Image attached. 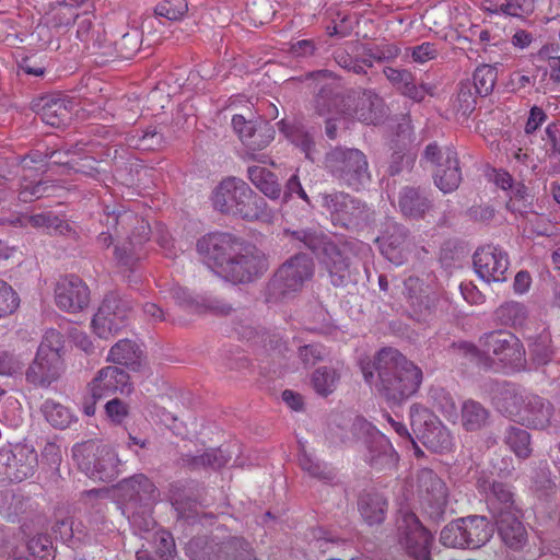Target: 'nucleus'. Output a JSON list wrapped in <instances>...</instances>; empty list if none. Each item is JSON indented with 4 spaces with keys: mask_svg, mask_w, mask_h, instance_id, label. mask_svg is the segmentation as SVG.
<instances>
[{
    "mask_svg": "<svg viewBox=\"0 0 560 560\" xmlns=\"http://www.w3.org/2000/svg\"><path fill=\"white\" fill-rule=\"evenodd\" d=\"M74 521L71 516L63 515L62 512L56 514V521L52 526L55 534L59 535L60 539L68 541L74 536Z\"/></svg>",
    "mask_w": 560,
    "mask_h": 560,
    "instance_id": "obj_56",
    "label": "nucleus"
},
{
    "mask_svg": "<svg viewBox=\"0 0 560 560\" xmlns=\"http://www.w3.org/2000/svg\"><path fill=\"white\" fill-rule=\"evenodd\" d=\"M314 275V264L306 255L287 260L276 272L270 289L287 296L302 290Z\"/></svg>",
    "mask_w": 560,
    "mask_h": 560,
    "instance_id": "obj_15",
    "label": "nucleus"
},
{
    "mask_svg": "<svg viewBox=\"0 0 560 560\" xmlns=\"http://www.w3.org/2000/svg\"><path fill=\"white\" fill-rule=\"evenodd\" d=\"M423 158L435 165L434 183L440 190L447 194L459 186L462 173L457 153L453 148H439L435 143H430Z\"/></svg>",
    "mask_w": 560,
    "mask_h": 560,
    "instance_id": "obj_13",
    "label": "nucleus"
},
{
    "mask_svg": "<svg viewBox=\"0 0 560 560\" xmlns=\"http://www.w3.org/2000/svg\"><path fill=\"white\" fill-rule=\"evenodd\" d=\"M55 301L61 311L75 314L90 305L91 292L82 279L77 276H69L57 282Z\"/></svg>",
    "mask_w": 560,
    "mask_h": 560,
    "instance_id": "obj_19",
    "label": "nucleus"
},
{
    "mask_svg": "<svg viewBox=\"0 0 560 560\" xmlns=\"http://www.w3.org/2000/svg\"><path fill=\"white\" fill-rule=\"evenodd\" d=\"M287 234L290 236L292 244L303 245L317 254L335 287L346 283L350 277L348 258L332 242L328 241L322 233L307 230L287 231Z\"/></svg>",
    "mask_w": 560,
    "mask_h": 560,
    "instance_id": "obj_6",
    "label": "nucleus"
},
{
    "mask_svg": "<svg viewBox=\"0 0 560 560\" xmlns=\"http://www.w3.org/2000/svg\"><path fill=\"white\" fill-rule=\"evenodd\" d=\"M48 185L43 182H24L21 184L19 198L23 202L44 197L47 194Z\"/></svg>",
    "mask_w": 560,
    "mask_h": 560,
    "instance_id": "obj_54",
    "label": "nucleus"
},
{
    "mask_svg": "<svg viewBox=\"0 0 560 560\" xmlns=\"http://www.w3.org/2000/svg\"><path fill=\"white\" fill-rule=\"evenodd\" d=\"M384 74L388 81L400 92L411 80V72L405 69H395L387 67L384 69Z\"/></svg>",
    "mask_w": 560,
    "mask_h": 560,
    "instance_id": "obj_61",
    "label": "nucleus"
},
{
    "mask_svg": "<svg viewBox=\"0 0 560 560\" xmlns=\"http://www.w3.org/2000/svg\"><path fill=\"white\" fill-rule=\"evenodd\" d=\"M257 125L258 124L254 122L253 120H247L243 115L236 114L232 118L233 129L238 135L245 147L248 143L255 129L257 128Z\"/></svg>",
    "mask_w": 560,
    "mask_h": 560,
    "instance_id": "obj_57",
    "label": "nucleus"
},
{
    "mask_svg": "<svg viewBox=\"0 0 560 560\" xmlns=\"http://www.w3.org/2000/svg\"><path fill=\"white\" fill-rule=\"evenodd\" d=\"M275 139V130L267 121H260L252 135L246 148L250 152L259 151L268 147Z\"/></svg>",
    "mask_w": 560,
    "mask_h": 560,
    "instance_id": "obj_48",
    "label": "nucleus"
},
{
    "mask_svg": "<svg viewBox=\"0 0 560 560\" xmlns=\"http://www.w3.org/2000/svg\"><path fill=\"white\" fill-rule=\"evenodd\" d=\"M280 130L285 137L305 154V158L314 160L313 147L314 141L312 137L305 132L302 128L296 126H290L285 121H280Z\"/></svg>",
    "mask_w": 560,
    "mask_h": 560,
    "instance_id": "obj_41",
    "label": "nucleus"
},
{
    "mask_svg": "<svg viewBox=\"0 0 560 560\" xmlns=\"http://www.w3.org/2000/svg\"><path fill=\"white\" fill-rule=\"evenodd\" d=\"M383 113V103L382 100L372 94L363 93V95L359 98L358 104L353 112H340L338 113L340 117H328L326 121V133L330 139L336 137V124L335 121L349 120L350 117H354L358 120L368 124V125H376L381 121Z\"/></svg>",
    "mask_w": 560,
    "mask_h": 560,
    "instance_id": "obj_22",
    "label": "nucleus"
},
{
    "mask_svg": "<svg viewBox=\"0 0 560 560\" xmlns=\"http://www.w3.org/2000/svg\"><path fill=\"white\" fill-rule=\"evenodd\" d=\"M105 410L107 416L117 423H120L128 415L127 405L118 398L108 400L105 405Z\"/></svg>",
    "mask_w": 560,
    "mask_h": 560,
    "instance_id": "obj_63",
    "label": "nucleus"
},
{
    "mask_svg": "<svg viewBox=\"0 0 560 560\" xmlns=\"http://www.w3.org/2000/svg\"><path fill=\"white\" fill-rule=\"evenodd\" d=\"M130 322V306L115 294L105 296L97 312L94 314L91 327L101 339H109L128 327Z\"/></svg>",
    "mask_w": 560,
    "mask_h": 560,
    "instance_id": "obj_12",
    "label": "nucleus"
},
{
    "mask_svg": "<svg viewBox=\"0 0 560 560\" xmlns=\"http://www.w3.org/2000/svg\"><path fill=\"white\" fill-rule=\"evenodd\" d=\"M552 416V405L539 396L532 395L526 397L520 419L534 429H546L549 427Z\"/></svg>",
    "mask_w": 560,
    "mask_h": 560,
    "instance_id": "obj_26",
    "label": "nucleus"
},
{
    "mask_svg": "<svg viewBox=\"0 0 560 560\" xmlns=\"http://www.w3.org/2000/svg\"><path fill=\"white\" fill-rule=\"evenodd\" d=\"M27 221L32 226L43 229L48 233L65 234L70 230L66 220L54 215L51 212L31 215Z\"/></svg>",
    "mask_w": 560,
    "mask_h": 560,
    "instance_id": "obj_42",
    "label": "nucleus"
},
{
    "mask_svg": "<svg viewBox=\"0 0 560 560\" xmlns=\"http://www.w3.org/2000/svg\"><path fill=\"white\" fill-rule=\"evenodd\" d=\"M68 109L61 101H55L43 108L42 119L47 125L59 126L67 117Z\"/></svg>",
    "mask_w": 560,
    "mask_h": 560,
    "instance_id": "obj_53",
    "label": "nucleus"
},
{
    "mask_svg": "<svg viewBox=\"0 0 560 560\" xmlns=\"http://www.w3.org/2000/svg\"><path fill=\"white\" fill-rule=\"evenodd\" d=\"M505 443L520 458H528L532 454L529 433L517 427H510L506 430Z\"/></svg>",
    "mask_w": 560,
    "mask_h": 560,
    "instance_id": "obj_38",
    "label": "nucleus"
},
{
    "mask_svg": "<svg viewBox=\"0 0 560 560\" xmlns=\"http://www.w3.org/2000/svg\"><path fill=\"white\" fill-rule=\"evenodd\" d=\"M400 93L416 102H421L428 94H431V88L427 84L417 85L415 83V77L411 74L410 83L408 82Z\"/></svg>",
    "mask_w": 560,
    "mask_h": 560,
    "instance_id": "obj_62",
    "label": "nucleus"
},
{
    "mask_svg": "<svg viewBox=\"0 0 560 560\" xmlns=\"http://www.w3.org/2000/svg\"><path fill=\"white\" fill-rule=\"evenodd\" d=\"M231 459V456L222 448H211L201 455L187 456L184 460L192 468H212L220 469Z\"/></svg>",
    "mask_w": 560,
    "mask_h": 560,
    "instance_id": "obj_36",
    "label": "nucleus"
},
{
    "mask_svg": "<svg viewBox=\"0 0 560 560\" xmlns=\"http://www.w3.org/2000/svg\"><path fill=\"white\" fill-rule=\"evenodd\" d=\"M36 451L26 444L0 450V481L21 482L32 477L37 468Z\"/></svg>",
    "mask_w": 560,
    "mask_h": 560,
    "instance_id": "obj_14",
    "label": "nucleus"
},
{
    "mask_svg": "<svg viewBox=\"0 0 560 560\" xmlns=\"http://www.w3.org/2000/svg\"><path fill=\"white\" fill-rule=\"evenodd\" d=\"M186 553L192 560H258L246 539L238 536H198L190 539Z\"/></svg>",
    "mask_w": 560,
    "mask_h": 560,
    "instance_id": "obj_5",
    "label": "nucleus"
},
{
    "mask_svg": "<svg viewBox=\"0 0 560 560\" xmlns=\"http://www.w3.org/2000/svg\"><path fill=\"white\" fill-rule=\"evenodd\" d=\"M42 411L47 422L56 429H66L74 420L73 413L67 407L54 400H46Z\"/></svg>",
    "mask_w": 560,
    "mask_h": 560,
    "instance_id": "obj_37",
    "label": "nucleus"
},
{
    "mask_svg": "<svg viewBox=\"0 0 560 560\" xmlns=\"http://www.w3.org/2000/svg\"><path fill=\"white\" fill-rule=\"evenodd\" d=\"M22 363L13 354L0 351V375L12 376L21 371Z\"/></svg>",
    "mask_w": 560,
    "mask_h": 560,
    "instance_id": "obj_59",
    "label": "nucleus"
},
{
    "mask_svg": "<svg viewBox=\"0 0 560 560\" xmlns=\"http://www.w3.org/2000/svg\"><path fill=\"white\" fill-rule=\"evenodd\" d=\"M463 523L462 517L445 525L440 533V542L448 548H466Z\"/></svg>",
    "mask_w": 560,
    "mask_h": 560,
    "instance_id": "obj_43",
    "label": "nucleus"
},
{
    "mask_svg": "<svg viewBox=\"0 0 560 560\" xmlns=\"http://www.w3.org/2000/svg\"><path fill=\"white\" fill-rule=\"evenodd\" d=\"M494 402L501 412L510 417L521 418L526 398L517 394L513 388L502 387L500 393L495 395Z\"/></svg>",
    "mask_w": 560,
    "mask_h": 560,
    "instance_id": "obj_34",
    "label": "nucleus"
},
{
    "mask_svg": "<svg viewBox=\"0 0 560 560\" xmlns=\"http://www.w3.org/2000/svg\"><path fill=\"white\" fill-rule=\"evenodd\" d=\"M115 491L122 510L153 506L160 495L155 485L144 474L122 479L115 486Z\"/></svg>",
    "mask_w": 560,
    "mask_h": 560,
    "instance_id": "obj_17",
    "label": "nucleus"
},
{
    "mask_svg": "<svg viewBox=\"0 0 560 560\" xmlns=\"http://www.w3.org/2000/svg\"><path fill=\"white\" fill-rule=\"evenodd\" d=\"M322 206L330 213L335 224L350 228L358 225L363 215V207L343 192L320 195Z\"/></svg>",
    "mask_w": 560,
    "mask_h": 560,
    "instance_id": "obj_23",
    "label": "nucleus"
},
{
    "mask_svg": "<svg viewBox=\"0 0 560 560\" xmlns=\"http://www.w3.org/2000/svg\"><path fill=\"white\" fill-rule=\"evenodd\" d=\"M405 357L396 349L383 348L375 358V369L383 382H392Z\"/></svg>",
    "mask_w": 560,
    "mask_h": 560,
    "instance_id": "obj_33",
    "label": "nucleus"
},
{
    "mask_svg": "<svg viewBox=\"0 0 560 560\" xmlns=\"http://www.w3.org/2000/svg\"><path fill=\"white\" fill-rule=\"evenodd\" d=\"M197 250L209 268L234 283L249 282L268 267L262 253L228 233L205 235L198 241Z\"/></svg>",
    "mask_w": 560,
    "mask_h": 560,
    "instance_id": "obj_1",
    "label": "nucleus"
},
{
    "mask_svg": "<svg viewBox=\"0 0 560 560\" xmlns=\"http://www.w3.org/2000/svg\"><path fill=\"white\" fill-rule=\"evenodd\" d=\"M364 462L377 471L392 470L397 467L399 456L392 442L383 433H369L364 441Z\"/></svg>",
    "mask_w": 560,
    "mask_h": 560,
    "instance_id": "obj_20",
    "label": "nucleus"
},
{
    "mask_svg": "<svg viewBox=\"0 0 560 560\" xmlns=\"http://www.w3.org/2000/svg\"><path fill=\"white\" fill-rule=\"evenodd\" d=\"M248 178L253 185L268 198L276 200L281 196V186L276 175L261 166L248 167Z\"/></svg>",
    "mask_w": 560,
    "mask_h": 560,
    "instance_id": "obj_32",
    "label": "nucleus"
},
{
    "mask_svg": "<svg viewBox=\"0 0 560 560\" xmlns=\"http://www.w3.org/2000/svg\"><path fill=\"white\" fill-rule=\"evenodd\" d=\"M393 380L408 385H420L422 382V371L405 358L400 368L394 374Z\"/></svg>",
    "mask_w": 560,
    "mask_h": 560,
    "instance_id": "obj_52",
    "label": "nucleus"
},
{
    "mask_svg": "<svg viewBox=\"0 0 560 560\" xmlns=\"http://www.w3.org/2000/svg\"><path fill=\"white\" fill-rule=\"evenodd\" d=\"M535 11V0H504L497 12L505 15L525 20Z\"/></svg>",
    "mask_w": 560,
    "mask_h": 560,
    "instance_id": "obj_46",
    "label": "nucleus"
},
{
    "mask_svg": "<svg viewBox=\"0 0 560 560\" xmlns=\"http://www.w3.org/2000/svg\"><path fill=\"white\" fill-rule=\"evenodd\" d=\"M491 421L490 411L479 401L467 399L460 408V423L465 431L476 432L487 425Z\"/></svg>",
    "mask_w": 560,
    "mask_h": 560,
    "instance_id": "obj_30",
    "label": "nucleus"
},
{
    "mask_svg": "<svg viewBox=\"0 0 560 560\" xmlns=\"http://www.w3.org/2000/svg\"><path fill=\"white\" fill-rule=\"evenodd\" d=\"M416 393L415 387H378V395L390 408L400 406Z\"/></svg>",
    "mask_w": 560,
    "mask_h": 560,
    "instance_id": "obj_51",
    "label": "nucleus"
},
{
    "mask_svg": "<svg viewBox=\"0 0 560 560\" xmlns=\"http://www.w3.org/2000/svg\"><path fill=\"white\" fill-rule=\"evenodd\" d=\"M399 541L406 552L416 560H429L433 536L415 513H405L398 525Z\"/></svg>",
    "mask_w": 560,
    "mask_h": 560,
    "instance_id": "obj_16",
    "label": "nucleus"
},
{
    "mask_svg": "<svg viewBox=\"0 0 560 560\" xmlns=\"http://www.w3.org/2000/svg\"><path fill=\"white\" fill-rule=\"evenodd\" d=\"M376 242L386 259L397 266L404 264L410 250V241L404 228L389 224Z\"/></svg>",
    "mask_w": 560,
    "mask_h": 560,
    "instance_id": "obj_24",
    "label": "nucleus"
},
{
    "mask_svg": "<svg viewBox=\"0 0 560 560\" xmlns=\"http://www.w3.org/2000/svg\"><path fill=\"white\" fill-rule=\"evenodd\" d=\"M20 296L11 284L0 279V319L13 315L20 307Z\"/></svg>",
    "mask_w": 560,
    "mask_h": 560,
    "instance_id": "obj_44",
    "label": "nucleus"
},
{
    "mask_svg": "<svg viewBox=\"0 0 560 560\" xmlns=\"http://www.w3.org/2000/svg\"><path fill=\"white\" fill-rule=\"evenodd\" d=\"M472 80L476 93L480 96H487L495 85L497 72L492 67L483 65L476 69Z\"/></svg>",
    "mask_w": 560,
    "mask_h": 560,
    "instance_id": "obj_45",
    "label": "nucleus"
},
{
    "mask_svg": "<svg viewBox=\"0 0 560 560\" xmlns=\"http://www.w3.org/2000/svg\"><path fill=\"white\" fill-rule=\"evenodd\" d=\"M78 468L93 480L109 482L121 472L122 462L110 445L89 440L72 447Z\"/></svg>",
    "mask_w": 560,
    "mask_h": 560,
    "instance_id": "obj_4",
    "label": "nucleus"
},
{
    "mask_svg": "<svg viewBox=\"0 0 560 560\" xmlns=\"http://www.w3.org/2000/svg\"><path fill=\"white\" fill-rule=\"evenodd\" d=\"M477 489L485 494L487 506L493 518L520 511L515 505L510 485L480 478L477 481Z\"/></svg>",
    "mask_w": 560,
    "mask_h": 560,
    "instance_id": "obj_21",
    "label": "nucleus"
},
{
    "mask_svg": "<svg viewBox=\"0 0 560 560\" xmlns=\"http://www.w3.org/2000/svg\"><path fill=\"white\" fill-rule=\"evenodd\" d=\"M458 110L463 115L470 114L476 106V97L469 89V85H463L457 95Z\"/></svg>",
    "mask_w": 560,
    "mask_h": 560,
    "instance_id": "obj_64",
    "label": "nucleus"
},
{
    "mask_svg": "<svg viewBox=\"0 0 560 560\" xmlns=\"http://www.w3.org/2000/svg\"><path fill=\"white\" fill-rule=\"evenodd\" d=\"M417 492L424 514L433 522L444 520L448 503L446 483L429 468L417 474Z\"/></svg>",
    "mask_w": 560,
    "mask_h": 560,
    "instance_id": "obj_11",
    "label": "nucleus"
},
{
    "mask_svg": "<svg viewBox=\"0 0 560 560\" xmlns=\"http://www.w3.org/2000/svg\"><path fill=\"white\" fill-rule=\"evenodd\" d=\"M188 10L186 0H163L155 7V14L170 21L182 20Z\"/></svg>",
    "mask_w": 560,
    "mask_h": 560,
    "instance_id": "obj_49",
    "label": "nucleus"
},
{
    "mask_svg": "<svg viewBox=\"0 0 560 560\" xmlns=\"http://www.w3.org/2000/svg\"><path fill=\"white\" fill-rule=\"evenodd\" d=\"M62 336L55 329H48L38 347L36 358L26 371V381L34 385H50L59 380L63 372L61 349Z\"/></svg>",
    "mask_w": 560,
    "mask_h": 560,
    "instance_id": "obj_7",
    "label": "nucleus"
},
{
    "mask_svg": "<svg viewBox=\"0 0 560 560\" xmlns=\"http://www.w3.org/2000/svg\"><path fill=\"white\" fill-rule=\"evenodd\" d=\"M411 57L415 62L424 63L434 59L438 56V48L432 43H422L419 46L410 48Z\"/></svg>",
    "mask_w": 560,
    "mask_h": 560,
    "instance_id": "obj_60",
    "label": "nucleus"
},
{
    "mask_svg": "<svg viewBox=\"0 0 560 560\" xmlns=\"http://www.w3.org/2000/svg\"><path fill=\"white\" fill-rule=\"evenodd\" d=\"M410 424L422 444L434 453H446L453 448V436L438 416L421 405L410 408Z\"/></svg>",
    "mask_w": 560,
    "mask_h": 560,
    "instance_id": "obj_10",
    "label": "nucleus"
},
{
    "mask_svg": "<svg viewBox=\"0 0 560 560\" xmlns=\"http://www.w3.org/2000/svg\"><path fill=\"white\" fill-rule=\"evenodd\" d=\"M27 550L35 560H49L54 557L52 541L45 534H38L30 538Z\"/></svg>",
    "mask_w": 560,
    "mask_h": 560,
    "instance_id": "obj_47",
    "label": "nucleus"
},
{
    "mask_svg": "<svg viewBox=\"0 0 560 560\" xmlns=\"http://www.w3.org/2000/svg\"><path fill=\"white\" fill-rule=\"evenodd\" d=\"M152 508L153 506H141L139 509L122 510L130 525L139 535L149 534L156 525L152 517Z\"/></svg>",
    "mask_w": 560,
    "mask_h": 560,
    "instance_id": "obj_39",
    "label": "nucleus"
},
{
    "mask_svg": "<svg viewBox=\"0 0 560 560\" xmlns=\"http://www.w3.org/2000/svg\"><path fill=\"white\" fill-rule=\"evenodd\" d=\"M399 208L404 215L420 218L429 208L428 200L413 188H405L399 196Z\"/></svg>",
    "mask_w": 560,
    "mask_h": 560,
    "instance_id": "obj_35",
    "label": "nucleus"
},
{
    "mask_svg": "<svg viewBox=\"0 0 560 560\" xmlns=\"http://www.w3.org/2000/svg\"><path fill=\"white\" fill-rule=\"evenodd\" d=\"M128 374L118 366H106L98 371L94 385H128Z\"/></svg>",
    "mask_w": 560,
    "mask_h": 560,
    "instance_id": "obj_50",
    "label": "nucleus"
},
{
    "mask_svg": "<svg viewBox=\"0 0 560 560\" xmlns=\"http://www.w3.org/2000/svg\"><path fill=\"white\" fill-rule=\"evenodd\" d=\"M351 419L347 418L341 413L330 415L328 420V430L331 435H336V438L343 442L346 438L347 430L350 425Z\"/></svg>",
    "mask_w": 560,
    "mask_h": 560,
    "instance_id": "obj_58",
    "label": "nucleus"
},
{
    "mask_svg": "<svg viewBox=\"0 0 560 560\" xmlns=\"http://www.w3.org/2000/svg\"><path fill=\"white\" fill-rule=\"evenodd\" d=\"M359 512L369 525H378L385 520L387 501L374 491H363L358 500Z\"/></svg>",
    "mask_w": 560,
    "mask_h": 560,
    "instance_id": "obj_28",
    "label": "nucleus"
},
{
    "mask_svg": "<svg viewBox=\"0 0 560 560\" xmlns=\"http://www.w3.org/2000/svg\"><path fill=\"white\" fill-rule=\"evenodd\" d=\"M137 223L138 226L132 231L128 242L122 246L115 248V257L120 266L131 268L136 261L144 256L142 249L143 244L149 240V233L151 231L150 225L144 220H140L133 212L124 211L118 214H106V225L115 229V235L120 234L118 228L122 230Z\"/></svg>",
    "mask_w": 560,
    "mask_h": 560,
    "instance_id": "obj_8",
    "label": "nucleus"
},
{
    "mask_svg": "<svg viewBox=\"0 0 560 560\" xmlns=\"http://www.w3.org/2000/svg\"><path fill=\"white\" fill-rule=\"evenodd\" d=\"M155 551L161 558L172 557L175 552V542L173 536L166 530H159L153 534Z\"/></svg>",
    "mask_w": 560,
    "mask_h": 560,
    "instance_id": "obj_55",
    "label": "nucleus"
},
{
    "mask_svg": "<svg viewBox=\"0 0 560 560\" xmlns=\"http://www.w3.org/2000/svg\"><path fill=\"white\" fill-rule=\"evenodd\" d=\"M141 358L142 351L136 342L121 339L110 348L107 360L135 369L140 364Z\"/></svg>",
    "mask_w": 560,
    "mask_h": 560,
    "instance_id": "obj_31",
    "label": "nucleus"
},
{
    "mask_svg": "<svg viewBox=\"0 0 560 560\" xmlns=\"http://www.w3.org/2000/svg\"><path fill=\"white\" fill-rule=\"evenodd\" d=\"M493 183L502 190L506 191L510 200L508 208L513 212H522L525 208V198L527 188L521 182H515L510 173L503 170L493 171Z\"/></svg>",
    "mask_w": 560,
    "mask_h": 560,
    "instance_id": "obj_27",
    "label": "nucleus"
},
{
    "mask_svg": "<svg viewBox=\"0 0 560 560\" xmlns=\"http://www.w3.org/2000/svg\"><path fill=\"white\" fill-rule=\"evenodd\" d=\"M467 353L479 355L480 364L501 373L518 372L525 368V350L521 340L511 331L499 329L483 334L479 348L472 343L462 347Z\"/></svg>",
    "mask_w": 560,
    "mask_h": 560,
    "instance_id": "obj_2",
    "label": "nucleus"
},
{
    "mask_svg": "<svg viewBox=\"0 0 560 560\" xmlns=\"http://www.w3.org/2000/svg\"><path fill=\"white\" fill-rule=\"evenodd\" d=\"M510 266L508 253L493 245L478 248L474 255V267L478 277L487 283L504 282Z\"/></svg>",
    "mask_w": 560,
    "mask_h": 560,
    "instance_id": "obj_18",
    "label": "nucleus"
},
{
    "mask_svg": "<svg viewBox=\"0 0 560 560\" xmlns=\"http://www.w3.org/2000/svg\"><path fill=\"white\" fill-rule=\"evenodd\" d=\"M325 164L335 177L354 189L370 180L366 156L358 149L335 148L327 154Z\"/></svg>",
    "mask_w": 560,
    "mask_h": 560,
    "instance_id": "obj_9",
    "label": "nucleus"
},
{
    "mask_svg": "<svg viewBox=\"0 0 560 560\" xmlns=\"http://www.w3.org/2000/svg\"><path fill=\"white\" fill-rule=\"evenodd\" d=\"M213 207L226 214L238 215L245 220L270 221L272 211L266 201L256 195L242 179H223L212 194Z\"/></svg>",
    "mask_w": 560,
    "mask_h": 560,
    "instance_id": "obj_3",
    "label": "nucleus"
},
{
    "mask_svg": "<svg viewBox=\"0 0 560 560\" xmlns=\"http://www.w3.org/2000/svg\"><path fill=\"white\" fill-rule=\"evenodd\" d=\"M299 464L302 470L307 472L311 477L317 478L318 480L328 482L332 481L336 477L332 468L323 462L314 459L305 451L301 452L299 456Z\"/></svg>",
    "mask_w": 560,
    "mask_h": 560,
    "instance_id": "obj_40",
    "label": "nucleus"
},
{
    "mask_svg": "<svg viewBox=\"0 0 560 560\" xmlns=\"http://www.w3.org/2000/svg\"><path fill=\"white\" fill-rule=\"evenodd\" d=\"M499 536L503 544L512 550H522L527 541L528 534L520 520V511L494 518Z\"/></svg>",
    "mask_w": 560,
    "mask_h": 560,
    "instance_id": "obj_25",
    "label": "nucleus"
},
{
    "mask_svg": "<svg viewBox=\"0 0 560 560\" xmlns=\"http://www.w3.org/2000/svg\"><path fill=\"white\" fill-rule=\"evenodd\" d=\"M466 548L476 549L483 546L493 535V526L485 516L463 517Z\"/></svg>",
    "mask_w": 560,
    "mask_h": 560,
    "instance_id": "obj_29",
    "label": "nucleus"
}]
</instances>
